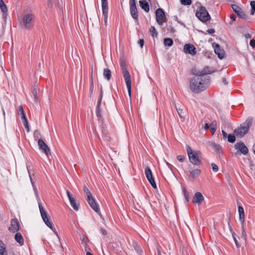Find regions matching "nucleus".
Wrapping results in <instances>:
<instances>
[{
  "instance_id": "1",
  "label": "nucleus",
  "mask_w": 255,
  "mask_h": 255,
  "mask_svg": "<svg viewBox=\"0 0 255 255\" xmlns=\"http://www.w3.org/2000/svg\"><path fill=\"white\" fill-rule=\"evenodd\" d=\"M210 81V76L202 75L197 73L190 81V89L194 93H199L209 87Z\"/></svg>"
},
{
  "instance_id": "2",
  "label": "nucleus",
  "mask_w": 255,
  "mask_h": 255,
  "mask_svg": "<svg viewBox=\"0 0 255 255\" xmlns=\"http://www.w3.org/2000/svg\"><path fill=\"white\" fill-rule=\"evenodd\" d=\"M30 178L31 181H32V179L31 176H30ZM33 187L34 188V190L35 192V193L37 196V198H38V207L39 208L40 214L41 216V217L42 218V220H43L45 224L50 228L52 230V231H53L57 235H58L57 232L56 231V229L53 226V225L52 223L51 222L50 220V217L49 216V214L47 213V212L44 210L43 207L42 206L40 199L38 197V194H37V191L36 189L34 187L33 183L32 182H31Z\"/></svg>"
},
{
  "instance_id": "3",
  "label": "nucleus",
  "mask_w": 255,
  "mask_h": 255,
  "mask_svg": "<svg viewBox=\"0 0 255 255\" xmlns=\"http://www.w3.org/2000/svg\"><path fill=\"white\" fill-rule=\"evenodd\" d=\"M20 27L27 30H31L34 24L35 16L33 14L26 13L18 19Z\"/></svg>"
},
{
  "instance_id": "4",
  "label": "nucleus",
  "mask_w": 255,
  "mask_h": 255,
  "mask_svg": "<svg viewBox=\"0 0 255 255\" xmlns=\"http://www.w3.org/2000/svg\"><path fill=\"white\" fill-rule=\"evenodd\" d=\"M186 150L190 162L194 165H199L202 163L201 153L200 151H193L191 147L187 145Z\"/></svg>"
},
{
  "instance_id": "5",
  "label": "nucleus",
  "mask_w": 255,
  "mask_h": 255,
  "mask_svg": "<svg viewBox=\"0 0 255 255\" xmlns=\"http://www.w3.org/2000/svg\"><path fill=\"white\" fill-rule=\"evenodd\" d=\"M253 118L248 117L246 121L241 125L240 127L234 130V133L240 137L244 136L249 131L253 123Z\"/></svg>"
},
{
  "instance_id": "6",
  "label": "nucleus",
  "mask_w": 255,
  "mask_h": 255,
  "mask_svg": "<svg viewBox=\"0 0 255 255\" xmlns=\"http://www.w3.org/2000/svg\"><path fill=\"white\" fill-rule=\"evenodd\" d=\"M121 66L122 69L123 76L128 89L129 96H131V86L130 75L127 68L126 65L124 62L121 63Z\"/></svg>"
},
{
  "instance_id": "7",
  "label": "nucleus",
  "mask_w": 255,
  "mask_h": 255,
  "mask_svg": "<svg viewBox=\"0 0 255 255\" xmlns=\"http://www.w3.org/2000/svg\"><path fill=\"white\" fill-rule=\"evenodd\" d=\"M196 16L202 22H205L210 19L211 17L206 8L201 6L196 13Z\"/></svg>"
},
{
  "instance_id": "8",
  "label": "nucleus",
  "mask_w": 255,
  "mask_h": 255,
  "mask_svg": "<svg viewBox=\"0 0 255 255\" xmlns=\"http://www.w3.org/2000/svg\"><path fill=\"white\" fill-rule=\"evenodd\" d=\"M136 0H129L130 13L132 17L136 21L138 20V14L136 5Z\"/></svg>"
},
{
  "instance_id": "9",
  "label": "nucleus",
  "mask_w": 255,
  "mask_h": 255,
  "mask_svg": "<svg viewBox=\"0 0 255 255\" xmlns=\"http://www.w3.org/2000/svg\"><path fill=\"white\" fill-rule=\"evenodd\" d=\"M235 148L236 149L239 150L236 153V154H241V153L246 155L249 152V149L248 147L246 146L245 143L242 141H240L237 142L235 144Z\"/></svg>"
},
{
  "instance_id": "10",
  "label": "nucleus",
  "mask_w": 255,
  "mask_h": 255,
  "mask_svg": "<svg viewBox=\"0 0 255 255\" xmlns=\"http://www.w3.org/2000/svg\"><path fill=\"white\" fill-rule=\"evenodd\" d=\"M66 193L69 200L70 205L75 211H78L79 209L80 203L76 201V198L70 193L69 190L66 191Z\"/></svg>"
},
{
  "instance_id": "11",
  "label": "nucleus",
  "mask_w": 255,
  "mask_h": 255,
  "mask_svg": "<svg viewBox=\"0 0 255 255\" xmlns=\"http://www.w3.org/2000/svg\"><path fill=\"white\" fill-rule=\"evenodd\" d=\"M156 20L157 23L162 25L163 24V19L165 17V14L164 10L161 8H158L155 11Z\"/></svg>"
},
{
  "instance_id": "12",
  "label": "nucleus",
  "mask_w": 255,
  "mask_h": 255,
  "mask_svg": "<svg viewBox=\"0 0 255 255\" xmlns=\"http://www.w3.org/2000/svg\"><path fill=\"white\" fill-rule=\"evenodd\" d=\"M145 174L148 181L150 183L152 187L154 189H157L156 184L154 181V178H153L152 172L149 167H146L145 168Z\"/></svg>"
},
{
  "instance_id": "13",
  "label": "nucleus",
  "mask_w": 255,
  "mask_h": 255,
  "mask_svg": "<svg viewBox=\"0 0 255 255\" xmlns=\"http://www.w3.org/2000/svg\"><path fill=\"white\" fill-rule=\"evenodd\" d=\"M38 145L40 150H41L47 156L50 154V149L46 143L41 139L38 140Z\"/></svg>"
},
{
  "instance_id": "14",
  "label": "nucleus",
  "mask_w": 255,
  "mask_h": 255,
  "mask_svg": "<svg viewBox=\"0 0 255 255\" xmlns=\"http://www.w3.org/2000/svg\"><path fill=\"white\" fill-rule=\"evenodd\" d=\"M232 7L234 11L237 14V15L241 18L246 19L247 15L245 14L244 11L241 7L236 4H233Z\"/></svg>"
},
{
  "instance_id": "15",
  "label": "nucleus",
  "mask_w": 255,
  "mask_h": 255,
  "mask_svg": "<svg viewBox=\"0 0 255 255\" xmlns=\"http://www.w3.org/2000/svg\"><path fill=\"white\" fill-rule=\"evenodd\" d=\"M213 46L214 48L215 53L218 55L219 59H222L224 57L225 51L219 45V44L214 43Z\"/></svg>"
},
{
  "instance_id": "16",
  "label": "nucleus",
  "mask_w": 255,
  "mask_h": 255,
  "mask_svg": "<svg viewBox=\"0 0 255 255\" xmlns=\"http://www.w3.org/2000/svg\"><path fill=\"white\" fill-rule=\"evenodd\" d=\"M10 224V227H9L8 228L9 232L14 233L19 231V225L17 219H12L11 220Z\"/></svg>"
},
{
  "instance_id": "17",
  "label": "nucleus",
  "mask_w": 255,
  "mask_h": 255,
  "mask_svg": "<svg viewBox=\"0 0 255 255\" xmlns=\"http://www.w3.org/2000/svg\"><path fill=\"white\" fill-rule=\"evenodd\" d=\"M184 52L186 54H190L192 55H195L196 54L195 47L191 44H186L183 48Z\"/></svg>"
},
{
  "instance_id": "18",
  "label": "nucleus",
  "mask_w": 255,
  "mask_h": 255,
  "mask_svg": "<svg viewBox=\"0 0 255 255\" xmlns=\"http://www.w3.org/2000/svg\"><path fill=\"white\" fill-rule=\"evenodd\" d=\"M0 9L2 14V19L5 24L7 16V8L3 0H0Z\"/></svg>"
},
{
  "instance_id": "19",
  "label": "nucleus",
  "mask_w": 255,
  "mask_h": 255,
  "mask_svg": "<svg viewBox=\"0 0 255 255\" xmlns=\"http://www.w3.org/2000/svg\"><path fill=\"white\" fill-rule=\"evenodd\" d=\"M86 200L90 207L97 213L100 211L99 206L92 196L89 198H86Z\"/></svg>"
},
{
  "instance_id": "20",
  "label": "nucleus",
  "mask_w": 255,
  "mask_h": 255,
  "mask_svg": "<svg viewBox=\"0 0 255 255\" xmlns=\"http://www.w3.org/2000/svg\"><path fill=\"white\" fill-rule=\"evenodd\" d=\"M204 200V198L202 194L200 192H197L195 194L193 198V202L199 205Z\"/></svg>"
},
{
  "instance_id": "21",
  "label": "nucleus",
  "mask_w": 255,
  "mask_h": 255,
  "mask_svg": "<svg viewBox=\"0 0 255 255\" xmlns=\"http://www.w3.org/2000/svg\"><path fill=\"white\" fill-rule=\"evenodd\" d=\"M238 211L239 213V220L241 224L244 223L245 222V213L244 210L242 206L240 205V203L238 202Z\"/></svg>"
},
{
  "instance_id": "22",
  "label": "nucleus",
  "mask_w": 255,
  "mask_h": 255,
  "mask_svg": "<svg viewBox=\"0 0 255 255\" xmlns=\"http://www.w3.org/2000/svg\"><path fill=\"white\" fill-rule=\"evenodd\" d=\"M201 173V171L199 169H194L190 171V177L193 179L198 177Z\"/></svg>"
},
{
  "instance_id": "23",
  "label": "nucleus",
  "mask_w": 255,
  "mask_h": 255,
  "mask_svg": "<svg viewBox=\"0 0 255 255\" xmlns=\"http://www.w3.org/2000/svg\"><path fill=\"white\" fill-rule=\"evenodd\" d=\"M139 3L141 8L145 12H148L149 11V6L146 1L143 0H139Z\"/></svg>"
},
{
  "instance_id": "24",
  "label": "nucleus",
  "mask_w": 255,
  "mask_h": 255,
  "mask_svg": "<svg viewBox=\"0 0 255 255\" xmlns=\"http://www.w3.org/2000/svg\"><path fill=\"white\" fill-rule=\"evenodd\" d=\"M14 239L17 243H18L20 246H22L24 244V240L21 233H16L15 235Z\"/></svg>"
},
{
  "instance_id": "25",
  "label": "nucleus",
  "mask_w": 255,
  "mask_h": 255,
  "mask_svg": "<svg viewBox=\"0 0 255 255\" xmlns=\"http://www.w3.org/2000/svg\"><path fill=\"white\" fill-rule=\"evenodd\" d=\"M214 71L213 70H210L209 67H205L202 71H198L197 73L199 74L208 76V74H211L214 72Z\"/></svg>"
},
{
  "instance_id": "26",
  "label": "nucleus",
  "mask_w": 255,
  "mask_h": 255,
  "mask_svg": "<svg viewBox=\"0 0 255 255\" xmlns=\"http://www.w3.org/2000/svg\"><path fill=\"white\" fill-rule=\"evenodd\" d=\"M103 76L105 79L110 81L111 78V71L108 68H105L103 70Z\"/></svg>"
},
{
  "instance_id": "27",
  "label": "nucleus",
  "mask_w": 255,
  "mask_h": 255,
  "mask_svg": "<svg viewBox=\"0 0 255 255\" xmlns=\"http://www.w3.org/2000/svg\"><path fill=\"white\" fill-rule=\"evenodd\" d=\"M132 247H133L136 253L139 255H141L143 252L140 247L137 244V243L135 242H133L132 243Z\"/></svg>"
},
{
  "instance_id": "28",
  "label": "nucleus",
  "mask_w": 255,
  "mask_h": 255,
  "mask_svg": "<svg viewBox=\"0 0 255 255\" xmlns=\"http://www.w3.org/2000/svg\"><path fill=\"white\" fill-rule=\"evenodd\" d=\"M0 255H7L5 245L1 240H0Z\"/></svg>"
},
{
  "instance_id": "29",
  "label": "nucleus",
  "mask_w": 255,
  "mask_h": 255,
  "mask_svg": "<svg viewBox=\"0 0 255 255\" xmlns=\"http://www.w3.org/2000/svg\"><path fill=\"white\" fill-rule=\"evenodd\" d=\"M102 11H108V0H101Z\"/></svg>"
},
{
  "instance_id": "30",
  "label": "nucleus",
  "mask_w": 255,
  "mask_h": 255,
  "mask_svg": "<svg viewBox=\"0 0 255 255\" xmlns=\"http://www.w3.org/2000/svg\"><path fill=\"white\" fill-rule=\"evenodd\" d=\"M173 44V40L170 38H165L164 39V44L165 46H171Z\"/></svg>"
},
{
  "instance_id": "31",
  "label": "nucleus",
  "mask_w": 255,
  "mask_h": 255,
  "mask_svg": "<svg viewBox=\"0 0 255 255\" xmlns=\"http://www.w3.org/2000/svg\"><path fill=\"white\" fill-rule=\"evenodd\" d=\"M182 191L184 194V196L187 202H189L190 197V194L188 191H187L185 188H183Z\"/></svg>"
},
{
  "instance_id": "32",
  "label": "nucleus",
  "mask_w": 255,
  "mask_h": 255,
  "mask_svg": "<svg viewBox=\"0 0 255 255\" xmlns=\"http://www.w3.org/2000/svg\"><path fill=\"white\" fill-rule=\"evenodd\" d=\"M149 32L152 37H157L158 35V33L156 31L155 27L153 26H151L150 29H149Z\"/></svg>"
},
{
  "instance_id": "33",
  "label": "nucleus",
  "mask_w": 255,
  "mask_h": 255,
  "mask_svg": "<svg viewBox=\"0 0 255 255\" xmlns=\"http://www.w3.org/2000/svg\"><path fill=\"white\" fill-rule=\"evenodd\" d=\"M211 130L212 134H214L216 130V123L215 121L212 122L210 125Z\"/></svg>"
},
{
  "instance_id": "34",
  "label": "nucleus",
  "mask_w": 255,
  "mask_h": 255,
  "mask_svg": "<svg viewBox=\"0 0 255 255\" xmlns=\"http://www.w3.org/2000/svg\"><path fill=\"white\" fill-rule=\"evenodd\" d=\"M94 89V83H93V75L92 73H91V84H90V95H91L93 92Z\"/></svg>"
},
{
  "instance_id": "35",
  "label": "nucleus",
  "mask_w": 255,
  "mask_h": 255,
  "mask_svg": "<svg viewBox=\"0 0 255 255\" xmlns=\"http://www.w3.org/2000/svg\"><path fill=\"white\" fill-rule=\"evenodd\" d=\"M236 140V137L233 134H229L228 135V141L231 143H234Z\"/></svg>"
},
{
  "instance_id": "36",
  "label": "nucleus",
  "mask_w": 255,
  "mask_h": 255,
  "mask_svg": "<svg viewBox=\"0 0 255 255\" xmlns=\"http://www.w3.org/2000/svg\"><path fill=\"white\" fill-rule=\"evenodd\" d=\"M84 192L86 194V198H89V197H91V196H92L89 189L85 185L84 186Z\"/></svg>"
},
{
  "instance_id": "37",
  "label": "nucleus",
  "mask_w": 255,
  "mask_h": 255,
  "mask_svg": "<svg viewBox=\"0 0 255 255\" xmlns=\"http://www.w3.org/2000/svg\"><path fill=\"white\" fill-rule=\"evenodd\" d=\"M213 148L214 150L219 153L220 151L222 150V146L219 144H214L213 145Z\"/></svg>"
},
{
  "instance_id": "38",
  "label": "nucleus",
  "mask_w": 255,
  "mask_h": 255,
  "mask_svg": "<svg viewBox=\"0 0 255 255\" xmlns=\"http://www.w3.org/2000/svg\"><path fill=\"white\" fill-rule=\"evenodd\" d=\"M180 2L184 5H189L192 3L191 0H180Z\"/></svg>"
},
{
  "instance_id": "39",
  "label": "nucleus",
  "mask_w": 255,
  "mask_h": 255,
  "mask_svg": "<svg viewBox=\"0 0 255 255\" xmlns=\"http://www.w3.org/2000/svg\"><path fill=\"white\" fill-rule=\"evenodd\" d=\"M104 17V23L107 24L108 17V11H102Z\"/></svg>"
},
{
  "instance_id": "40",
  "label": "nucleus",
  "mask_w": 255,
  "mask_h": 255,
  "mask_svg": "<svg viewBox=\"0 0 255 255\" xmlns=\"http://www.w3.org/2000/svg\"><path fill=\"white\" fill-rule=\"evenodd\" d=\"M96 115L99 119L102 118L100 107H96Z\"/></svg>"
},
{
  "instance_id": "41",
  "label": "nucleus",
  "mask_w": 255,
  "mask_h": 255,
  "mask_svg": "<svg viewBox=\"0 0 255 255\" xmlns=\"http://www.w3.org/2000/svg\"><path fill=\"white\" fill-rule=\"evenodd\" d=\"M241 228L242 232V236L246 239V233L244 229V223L241 224Z\"/></svg>"
},
{
  "instance_id": "42",
  "label": "nucleus",
  "mask_w": 255,
  "mask_h": 255,
  "mask_svg": "<svg viewBox=\"0 0 255 255\" xmlns=\"http://www.w3.org/2000/svg\"><path fill=\"white\" fill-rule=\"evenodd\" d=\"M211 166L212 167V169L214 172H217L218 171L219 168L218 166L216 164L212 163H211Z\"/></svg>"
},
{
  "instance_id": "43",
  "label": "nucleus",
  "mask_w": 255,
  "mask_h": 255,
  "mask_svg": "<svg viewBox=\"0 0 255 255\" xmlns=\"http://www.w3.org/2000/svg\"><path fill=\"white\" fill-rule=\"evenodd\" d=\"M23 124L24 126L25 127V128L26 129L27 131L28 132L29 131V128L28 126V123L27 120H25L24 121H23Z\"/></svg>"
},
{
  "instance_id": "44",
  "label": "nucleus",
  "mask_w": 255,
  "mask_h": 255,
  "mask_svg": "<svg viewBox=\"0 0 255 255\" xmlns=\"http://www.w3.org/2000/svg\"><path fill=\"white\" fill-rule=\"evenodd\" d=\"M54 3L56 4V1L54 0H47V4L49 6L52 7Z\"/></svg>"
},
{
  "instance_id": "45",
  "label": "nucleus",
  "mask_w": 255,
  "mask_h": 255,
  "mask_svg": "<svg viewBox=\"0 0 255 255\" xmlns=\"http://www.w3.org/2000/svg\"><path fill=\"white\" fill-rule=\"evenodd\" d=\"M18 110H19V114L20 116L25 114L24 112L23 108L22 106H20L18 107Z\"/></svg>"
},
{
  "instance_id": "46",
  "label": "nucleus",
  "mask_w": 255,
  "mask_h": 255,
  "mask_svg": "<svg viewBox=\"0 0 255 255\" xmlns=\"http://www.w3.org/2000/svg\"><path fill=\"white\" fill-rule=\"evenodd\" d=\"M176 110L179 117L182 118L183 117L182 114L183 113L182 109L176 108Z\"/></svg>"
},
{
  "instance_id": "47",
  "label": "nucleus",
  "mask_w": 255,
  "mask_h": 255,
  "mask_svg": "<svg viewBox=\"0 0 255 255\" xmlns=\"http://www.w3.org/2000/svg\"><path fill=\"white\" fill-rule=\"evenodd\" d=\"M138 44L139 45L140 47L141 48H142L144 45V41L143 39H140L138 41Z\"/></svg>"
},
{
  "instance_id": "48",
  "label": "nucleus",
  "mask_w": 255,
  "mask_h": 255,
  "mask_svg": "<svg viewBox=\"0 0 255 255\" xmlns=\"http://www.w3.org/2000/svg\"><path fill=\"white\" fill-rule=\"evenodd\" d=\"M177 159L179 161L183 162L185 159V157L183 155H178L177 156Z\"/></svg>"
},
{
  "instance_id": "49",
  "label": "nucleus",
  "mask_w": 255,
  "mask_h": 255,
  "mask_svg": "<svg viewBox=\"0 0 255 255\" xmlns=\"http://www.w3.org/2000/svg\"><path fill=\"white\" fill-rule=\"evenodd\" d=\"M103 137L106 141H110L111 137L109 136V134H104L103 135Z\"/></svg>"
},
{
  "instance_id": "50",
  "label": "nucleus",
  "mask_w": 255,
  "mask_h": 255,
  "mask_svg": "<svg viewBox=\"0 0 255 255\" xmlns=\"http://www.w3.org/2000/svg\"><path fill=\"white\" fill-rule=\"evenodd\" d=\"M250 44L251 46H252V47L255 48V40L254 39L251 40L250 42Z\"/></svg>"
},
{
  "instance_id": "51",
  "label": "nucleus",
  "mask_w": 255,
  "mask_h": 255,
  "mask_svg": "<svg viewBox=\"0 0 255 255\" xmlns=\"http://www.w3.org/2000/svg\"><path fill=\"white\" fill-rule=\"evenodd\" d=\"M250 5L251 6V8L254 9L255 10V0L251 1L250 2Z\"/></svg>"
},
{
  "instance_id": "52",
  "label": "nucleus",
  "mask_w": 255,
  "mask_h": 255,
  "mask_svg": "<svg viewBox=\"0 0 255 255\" xmlns=\"http://www.w3.org/2000/svg\"><path fill=\"white\" fill-rule=\"evenodd\" d=\"M233 238H234V240L235 241V243L236 244L237 247L238 248H239L240 247V245L239 243L238 242V241H237L236 238L234 236H233Z\"/></svg>"
},
{
  "instance_id": "53",
  "label": "nucleus",
  "mask_w": 255,
  "mask_h": 255,
  "mask_svg": "<svg viewBox=\"0 0 255 255\" xmlns=\"http://www.w3.org/2000/svg\"><path fill=\"white\" fill-rule=\"evenodd\" d=\"M207 32L209 34H213L215 32V30L214 28L209 29L207 30Z\"/></svg>"
},
{
  "instance_id": "54",
  "label": "nucleus",
  "mask_w": 255,
  "mask_h": 255,
  "mask_svg": "<svg viewBox=\"0 0 255 255\" xmlns=\"http://www.w3.org/2000/svg\"><path fill=\"white\" fill-rule=\"evenodd\" d=\"M32 92V94H33V96H37V89L35 87H34Z\"/></svg>"
},
{
  "instance_id": "55",
  "label": "nucleus",
  "mask_w": 255,
  "mask_h": 255,
  "mask_svg": "<svg viewBox=\"0 0 255 255\" xmlns=\"http://www.w3.org/2000/svg\"><path fill=\"white\" fill-rule=\"evenodd\" d=\"M100 231H101V232L102 234L103 235L105 236V235H106L107 234V231H106V230H105V229H103V228H101V230H100Z\"/></svg>"
},
{
  "instance_id": "56",
  "label": "nucleus",
  "mask_w": 255,
  "mask_h": 255,
  "mask_svg": "<svg viewBox=\"0 0 255 255\" xmlns=\"http://www.w3.org/2000/svg\"><path fill=\"white\" fill-rule=\"evenodd\" d=\"M230 18L232 19L233 21H235L236 19V16L235 14H232L230 15Z\"/></svg>"
},
{
  "instance_id": "57",
  "label": "nucleus",
  "mask_w": 255,
  "mask_h": 255,
  "mask_svg": "<svg viewBox=\"0 0 255 255\" xmlns=\"http://www.w3.org/2000/svg\"><path fill=\"white\" fill-rule=\"evenodd\" d=\"M102 133H103V135L104 134H108V132L107 129L105 128H104V127H103V128H102Z\"/></svg>"
},
{
  "instance_id": "58",
  "label": "nucleus",
  "mask_w": 255,
  "mask_h": 255,
  "mask_svg": "<svg viewBox=\"0 0 255 255\" xmlns=\"http://www.w3.org/2000/svg\"><path fill=\"white\" fill-rule=\"evenodd\" d=\"M21 119L22 120V121H24L25 120H27V118H26V115L25 114H23V115H21Z\"/></svg>"
},
{
  "instance_id": "59",
  "label": "nucleus",
  "mask_w": 255,
  "mask_h": 255,
  "mask_svg": "<svg viewBox=\"0 0 255 255\" xmlns=\"http://www.w3.org/2000/svg\"><path fill=\"white\" fill-rule=\"evenodd\" d=\"M222 134H223L224 138L226 139L227 137V133L224 130H222Z\"/></svg>"
},
{
  "instance_id": "60",
  "label": "nucleus",
  "mask_w": 255,
  "mask_h": 255,
  "mask_svg": "<svg viewBox=\"0 0 255 255\" xmlns=\"http://www.w3.org/2000/svg\"><path fill=\"white\" fill-rule=\"evenodd\" d=\"M102 100H101V99H98V102H97V107H100Z\"/></svg>"
},
{
  "instance_id": "61",
  "label": "nucleus",
  "mask_w": 255,
  "mask_h": 255,
  "mask_svg": "<svg viewBox=\"0 0 255 255\" xmlns=\"http://www.w3.org/2000/svg\"><path fill=\"white\" fill-rule=\"evenodd\" d=\"M222 82H223V83L225 85H227V84H228V82H227V80H226V78H225V77H224V78H223L222 79Z\"/></svg>"
},
{
  "instance_id": "62",
  "label": "nucleus",
  "mask_w": 255,
  "mask_h": 255,
  "mask_svg": "<svg viewBox=\"0 0 255 255\" xmlns=\"http://www.w3.org/2000/svg\"><path fill=\"white\" fill-rule=\"evenodd\" d=\"M34 101L37 104L38 103V96H34Z\"/></svg>"
},
{
  "instance_id": "63",
  "label": "nucleus",
  "mask_w": 255,
  "mask_h": 255,
  "mask_svg": "<svg viewBox=\"0 0 255 255\" xmlns=\"http://www.w3.org/2000/svg\"><path fill=\"white\" fill-rule=\"evenodd\" d=\"M166 162V165L168 166V167L170 169H172V165L170 164L169 163H168V162Z\"/></svg>"
},
{
  "instance_id": "64",
  "label": "nucleus",
  "mask_w": 255,
  "mask_h": 255,
  "mask_svg": "<svg viewBox=\"0 0 255 255\" xmlns=\"http://www.w3.org/2000/svg\"><path fill=\"white\" fill-rule=\"evenodd\" d=\"M209 128V125H208V124H207V123L205 124V125H204V129L205 130H207Z\"/></svg>"
}]
</instances>
